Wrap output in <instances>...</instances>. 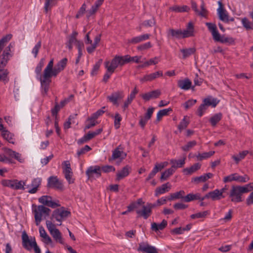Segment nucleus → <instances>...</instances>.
Segmentation results:
<instances>
[{"mask_svg": "<svg viewBox=\"0 0 253 253\" xmlns=\"http://www.w3.org/2000/svg\"><path fill=\"white\" fill-rule=\"evenodd\" d=\"M33 212L34 214V217L36 225H39L42 221V218H46L49 215L50 210L44 207L43 205L38 206L33 205Z\"/></svg>", "mask_w": 253, "mask_h": 253, "instance_id": "6", "label": "nucleus"}, {"mask_svg": "<svg viewBox=\"0 0 253 253\" xmlns=\"http://www.w3.org/2000/svg\"><path fill=\"white\" fill-rule=\"evenodd\" d=\"M39 202L46 206L55 208L59 207L60 205L58 203L52 200V198L49 196H42L39 199Z\"/></svg>", "mask_w": 253, "mask_h": 253, "instance_id": "14", "label": "nucleus"}, {"mask_svg": "<svg viewBox=\"0 0 253 253\" xmlns=\"http://www.w3.org/2000/svg\"><path fill=\"white\" fill-rule=\"evenodd\" d=\"M155 20L154 17L149 20H145L142 24V25L144 27H152L155 24Z\"/></svg>", "mask_w": 253, "mask_h": 253, "instance_id": "62", "label": "nucleus"}, {"mask_svg": "<svg viewBox=\"0 0 253 253\" xmlns=\"http://www.w3.org/2000/svg\"><path fill=\"white\" fill-rule=\"evenodd\" d=\"M194 26L191 22L188 23L187 28L184 30L180 29H174L170 28L167 31V36L168 39H184L193 36Z\"/></svg>", "mask_w": 253, "mask_h": 253, "instance_id": "3", "label": "nucleus"}, {"mask_svg": "<svg viewBox=\"0 0 253 253\" xmlns=\"http://www.w3.org/2000/svg\"><path fill=\"white\" fill-rule=\"evenodd\" d=\"M54 60L51 59L45 68L43 75L39 77L41 83L42 92L43 95H46L49 89V84L52 77H56L58 75L55 69L53 68Z\"/></svg>", "mask_w": 253, "mask_h": 253, "instance_id": "1", "label": "nucleus"}, {"mask_svg": "<svg viewBox=\"0 0 253 253\" xmlns=\"http://www.w3.org/2000/svg\"><path fill=\"white\" fill-rule=\"evenodd\" d=\"M152 46L151 42H149L139 45L137 46L138 50H144L151 48Z\"/></svg>", "mask_w": 253, "mask_h": 253, "instance_id": "64", "label": "nucleus"}, {"mask_svg": "<svg viewBox=\"0 0 253 253\" xmlns=\"http://www.w3.org/2000/svg\"><path fill=\"white\" fill-rule=\"evenodd\" d=\"M42 183V178L37 177L32 179L31 184L26 185V188H28V192L30 194H35L39 190Z\"/></svg>", "mask_w": 253, "mask_h": 253, "instance_id": "12", "label": "nucleus"}, {"mask_svg": "<svg viewBox=\"0 0 253 253\" xmlns=\"http://www.w3.org/2000/svg\"><path fill=\"white\" fill-rule=\"evenodd\" d=\"M41 45H42L41 42V41L38 42H37V43L33 47V48L32 50V53L34 55V56L35 58L37 56L39 49L41 47Z\"/></svg>", "mask_w": 253, "mask_h": 253, "instance_id": "59", "label": "nucleus"}, {"mask_svg": "<svg viewBox=\"0 0 253 253\" xmlns=\"http://www.w3.org/2000/svg\"><path fill=\"white\" fill-rule=\"evenodd\" d=\"M138 92V89L136 87H135L131 91L129 96L127 97V105L131 103L132 100L135 97L136 95Z\"/></svg>", "mask_w": 253, "mask_h": 253, "instance_id": "48", "label": "nucleus"}, {"mask_svg": "<svg viewBox=\"0 0 253 253\" xmlns=\"http://www.w3.org/2000/svg\"><path fill=\"white\" fill-rule=\"evenodd\" d=\"M201 165L198 163L194 164L190 168L183 169V172L186 175H190L201 168Z\"/></svg>", "mask_w": 253, "mask_h": 253, "instance_id": "30", "label": "nucleus"}, {"mask_svg": "<svg viewBox=\"0 0 253 253\" xmlns=\"http://www.w3.org/2000/svg\"><path fill=\"white\" fill-rule=\"evenodd\" d=\"M180 51L182 53V58L186 59L191 55L194 54L196 49L195 47H191L189 48L181 49Z\"/></svg>", "mask_w": 253, "mask_h": 253, "instance_id": "34", "label": "nucleus"}, {"mask_svg": "<svg viewBox=\"0 0 253 253\" xmlns=\"http://www.w3.org/2000/svg\"><path fill=\"white\" fill-rule=\"evenodd\" d=\"M13 179H3L1 181V185L4 187H7L11 189H13Z\"/></svg>", "mask_w": 253, "mask_h": 253, "instance_id": "57", "label": "nucleus"}, {"mask_svg": "<svg viewBox=\"0 0 253 253\" xmlns=\"http://www.w3.org/2000/svg\"><path fill=\"white\" fill-rule=\"evenodd\" d=\"M186 157H184L182 159L175 160L171 159L170 161L172 164L171 168L176 169L178 168H182L185 163Z\"/></svg>", "mask_w": 253, "mask_h": 253, "instance_id": "33", "label": "nucleus"}, {"mask_svg": "<svg viewBox=\"0 0 253 253\" xmlns=\"http://www.w3.org/2000/svg\"><path fill=\"white\" fill-rule=\"evenodd\" d=\"M217 11L219 19L225 22L229 16L227 11L225 9L221 8H218Z\"/></svg>", "mask_w": 253, "mask_h": 253, "instance_id": "40", "label": "nucleus"}, {"mask_svg": "<svg viewBox=\"0 0 253 253\" xmlns=\"http://www.w3.org/2000/svg\"><path fill=\"white\" fill-rule=\"evenodd\" d=\"M189 124V122L188 120L187 117L185 116L178 126V129L181 131L182 130L185 129Z\"/></svg>", "mask_w": 253, "mask_h": 253, "instance_id": "47", "label": "nucleus"}, {"mask_svg": "<svg viewBox=\"0 0 253 253\" xmlns=\"http://www.w3.org/2000/svg\"><path fill=\"white\" fill-rule=\"evenodd\" d=\"M253 190V182L250 183L244 186L233 185L227 193L231 202L240 203L243 201L242 195Z\"/></svg>", "mask_w": 253, "mask_h": 253, "instance_id": "2", "label": "nucleus"}, {"mask_svg": "<svg viewBox=\"0 0 253 253\" xmlns=\"http://www.w3.org/2000/svg\"><path fill=\"white\" fill-rule=\"evenodd\" d=\"M88 179H90L95 175L96 177L98 178L101 176V168L98 166L89 167L85 172Z\"/></svg>", "mask_w": 253, "mask_h": 253, "instance_id": "15", "label": "nucleus"}, {"mask_svg": "<svg viewBox=\"0 0 253 253\" xmlns=\"http://www.w3.org/2000/svg\"><path fill=\"white\" fill-rule=\"evenodd\" d=\"M44 59L43 58L41 59L35 69V73H36L37 75V78H38L39 79V77H40L41 76H42L41 72L42 70V68L44 66Z\"/></svg>", "mask_w": 253, "mask_h": 253, "instance_id": "46", "label": "nucleus"}, {"mask_svg": "<svg viewBox=\"0 0 253 253\" xmlns=\"http://www.w3.org/2000/svg\"><path fill=\"white\" fill-rule=\"evenodd\" d=\"M8 53L5 51L2 54L1 58H0V80L3 81L5 84L9 81L7 77L8 72L7 70H4L3 68L6 65L8 61Z\"/></svg>", "mask_w": 253, "mask_h": 253, "instance_id": "7", "label": "nucleus"}, {"mask_svg": "<svg viewBox=\"0 0 253 253\" xmlns=\"http://www.w3.org/2000/svg\"><path fill=\"white\" fill-rule=\"evenodd\" d=\"M67 59L66 58H63L60 60L57 64L55 66V72L58 74L60 72L63 71L67 65Z\"/></svg>", "mask_w": 253, "mask_h": 253, "instance_id": "31", "label": "nucleus"}, {"mask_svg": "<svg viewBox=\"0 0 253 253\" xmlns=\"http://www.w3.org/2000/svg\"><path fill=\"white\" fill-rule=\"evenodd\" d=\"M200 194L197 193L196 194L189 193L185 196L184 198V202H190L194 200H200Z\"/></svg>", "mask_w": 253, "mask_h": 253, "instance_id": "39", "label": "nucleus"}, {"mask_svg": "<svg viewBox=\"0 0 253 253\" xmlns=\"http://www.w3.org/2000/svg\"><path fill=\"white\" fill-rule=\"evenodd\" d=\"M169 10L175 12H188L190 8L187 5L179 6L175 5L169 7Z\"/></svg>", "mask_w": 253, "mask_h": 253, "instance_id": "32", "label": "nucleus"}, {"mask_svg": "<svg viewBox=\"0 0 253 253\" xmlns=\"http://www.w3.org/2000/svg\"><path fill=\"white\" fill-rule=\"evenodd\" d=\"M163 76V72L159 71L155 73L145 76L142 79V81H151L159 77Z\"/></svg>", "mask_w": 253, "mask_h": 253, "instance_id": "29", "label": "nucleus"}, {"mask_svg": "<svg viewBox=\"0 0 253 253\" xmlns=\"http://www.w3.org/2000/svg\"><path fill=\"white\" fill-rule=\"evenodd\" d=\"M196 102L197 100L196 99H189L183 104V106L185 108V110H187L191 107L194 105L196 103Z\"/></svg>", "mask_w": 253, "mask_h": 253, "instance_id": "61", "label": "nucleus"}, {"mask_svg": "<svg viewBox=\"0 0 253 253\" xmlns=\"http://www.w3.org/2000/svg\"><path fill=\"white\" fill-rule=\"evenodd\" d=\"M124 97V94L122 91L113 93L108 96V98L113 104L118 105L119 102Z\"/></svg>", "mask_w": 253, "mask_h": 253, "instance_id": "19", "label": "nucleus"}, {"mask_svg": "<svg viewBox=\"0 0 253 253\" xmlns=\"http://www.w3.org/2000/svg\"><path fill=\"white\" fill-rule=\"evenodd\" d=\"M46 227L54 239L61 244H64V241L62 235L59 230L55 228V226L51 221L47 220L46 221Z\"/></svg>", "mask_w": 253, "mask_h": 253, "instance_id": "8", "label": "nucleus"}, {"mask_svg": "<svg viewBox=\"0 0 253 253\" xmlns=\"http://www.w3.org/2000/svg\"><path fill=\"white\" fill-rule=\"evenodd\" d=\"M168 222L165 219H163L161 223H157L153 222L151 224V229L153 231L157 232L159 230H163L167 226Z\"/></svg>", "mask_w": 253, "mask_h": 253, "instance_id": "26", "label": "nucleus"}, {"mask_svg": "<svg viewBox=\"0 0 253 253\" xmlns=\"http://www.w3.org/2000/svg\"><path fill=\"white\" fill-rule=\"evenodd\" d=\"M196 144L197 142L195 140L191 141L188 142L185 145L182 146L181 149L184 151H188Z\"/></svg>", "mask_w": 253, "mask_h": 253, "instance_id": "52", "label": "nucleus"}, {"mask_svg": "<svg viewBox=\"0 0 253 253\" xmlns=\"http://www.w3.org/2000/svg\"><path fill=\"white\" fill-rule=\"evenodd\" d=\"M171 111H172V109L170 108L160 110L157 114V121H160L163 117L168 115L169 113Z\"/></svg>", "mask_w": 253, "mask_h": 253, "instance_id": "45", "label": "nucleus"}, {"mask_svg": "<svg viewBox=\"0 0 253 253\" xmlns=\"http://www.w3.org/2000/svg\"><path fill=\"white\" fill-rule=\"evenodd\" d=\"M123 153V149L121 145H119L112 152V155L111 158L109 159L110 162L112 160L117 159H121Z\"/></svg>", "mask_w": 253, "mask_h": 253, "instance_id": "25", "label": "nucleus"}, {"mask_svg": "<svg viewBox=\"0 0 253 253\" xmlns=\"http://www.w3.org/2000/svg\"><path fill=\"white\" fill-rule=\"evenodd\" d=\"M126 62V56H116L111 62L106 61L105 66L107 72L104 76L103 81L106 82L114 73L115 69L119 66H122Z\"/></svg>", "mask_w": 253, "mask_h": 253, "instance_id": "4", "label": "nucleus"}, {"mask_svg": "<svg viewBox=\"0 0 253 253\" xmlns=\"http://www.w3.org/2000/svg\"><path fill=\"white\" fill-rule=\"evenodd\" d=\"M77 115L70 116L68 120L64 124V129H68L71 127V125L76 123L75 120Z\"/></svg>", "mask_w": 253, "mask_h": 253, "instance_id": "43", "label": "nucleus"}, {"mask_svg": "<svg viewBox=\"0 0 253 253\" xmlns=\"http://www.w3.org/2000/svg\"><path fill=\"white\" fill-rule=\"evenodd\" d=\"M209 195L211 196V199L213 201L220 200L221 198H224L225 197V195H222V192H220L218 189H215L210 192Z\"/></svg>", "mask_w": 253, "mask_h": 253, "instance_id": "36", "label": "nucleus"}, {"mask_svg": "<svg viewBox=\"0 0 253 253\" xmlns=\"http://www.w3.org/2000/svg\"><path fill=\"white\" fill-rule=\"evenodd\" d=\"M185 192L183 190H180L178 192L171 193L169 196L168 197L169 201H172L176 199H181L184 201Z\"/></svg>", "mask_w": 253, "mask_h": 253, "instance_id": "28", "label": "nucleus"}, {"mask_svg": "<svg viewBox=\"0 0 253 253\" xmlns=\"http://www.w3.org/2000/svg\"><path fill=\"white\" fill-rule=\"evenodd\" d=\"M114 120V126L116 129L120 127L122 117L119 113H116Z\"/></svg>", "mask_w": 253, "mask_h": 253, "instance_id": "60", "label": "nucleus"}, {"mask_svg": "<svg viewBox=\"0 0 253 253\" xmlns=\"http://www.w3.org/2000/svg\"><path fill=\"white\" fill-rule=\"evenodd\" d=\"M170 188L171 186L169 182L164 184L161 186L158 187L156 188L155 195L157 197L160 194H164L166 192L169 191Z\"/></svg>", "mask_w": 253, "mask_h": 253, "instance_id": "22", "label": "nucleus"}, {"mask_svg": "<svg viewBox=\"0 0 253 253\" xmlns=\"http://www.w3.org/2000/svg\"><path fill=\"white\" fill-rule=\"evenodd\" d=\"M1 135L4 139L6 140L8 142L14 144V139L13 135L6 129H4L1 131Z\"/></svg>", "mask_w": 253, "mask_h": 253, "instance_id": "37", "label": "nucleus"}, {"mask_svg": "<svg viewBox=\"0 0 253 253\" xmlns=\"http://www.w3.org/2000/svg\"><path fill=\"white\" fill-rule=\"evenodd\" d=\"M77 35V32L75 31L73 32L69 38L68 42H70V43L76 44L78 41L76 39Z\"/></svg>", "mask_w": 253, "mask_h": 253, "instance_id": "63", "label": "nucleus"}, {"mask_svg": "<svg viewBox=\"0 0 253 253\" xmlns=\"http://www.w3.org/2000/svg\"><path fill=\"white\" fill-rule=\"evenodd\" d=\"M45 1L44 7L45 10L47 12L56 4V0H45Z\"/></svg>", "mask_w": 253, "mask_h": 253, "instance_id": "50", "label": "nucleus"}, {"mask_svg": "<svg viewBox=\"0 0 253 253\" xmlns=\"http://www.w3.org/2000/svg\"><path fill=\"white\" fill-rule=\"evenodd\" d=\"M208 108V107H207L202 102V103L199 107L197 111V114L198 116L201 117L205 113Z\"/></svg>", "mask_w": 253, "mask_h": 253, "instance_id": "51", "label": "nucleus"}, {"mask_svg": "<svg viewBox=\"0 0 253 253\" xmlns=\"http://www.w3.org/2000/svg\"><path fill=\"white\" fill-rule=\"evenodd\" d=\"M103 131V129L100 128L96 129L94 131H89L87 134V137L89 139V140L92 139L96 135L99 134Z\"/></svg>", "mask_w": 253, "mask_h": 253, "instance_id": "55", "label": "nucleus"}, {"mask_svg": "<svg viewBox=\"0 0 253 253\" xmlns=\"http://www.w3.org/2000/svg\"><path fill=\"white\" fill-rule=\"evenodd\" d=\"M91 148L87 145H85L84 147L78 149L77 152V155L79 157L81 155H83L91 150Z\"/></svg>", "mask_w": 253, "mask_h": 253, "instance_id": "54", "label": "nucleus"}, {"mask_svg": "<svg viewBox=\"0 0 253 253\" xmlns=\"http://www.w3.org/2000/svg\"><path fill=\"white\" fill-rule=\"evenodd\" d=\"M201 10L200 11H199V12H198L197 13L202 17H206L208 13V11L205 8V3L203 0H202V3L201 5Z\"/></svg>", "mask_w": 253, "mask_h": 253, "instance_id": "58", "label": "nucleus"}, {"mask_svg": "<svg viewBox=\"0 0 253 253\" xmlns=\"http://www.w3.org/2000/svg\"><path fill=\"white\" fill-rule=\"evenodd\" d=\"M5 152L6 155L11 158H14L20 163H22L24 162V159L22 158L21 154L16 152V151H14L9 148H5Z\"/></svg>", "mask_w": 253, "mask_h": 253, "instance_id": "21", "label": "nucleus"}, {"mask_svg": "<svg viewBox=\"0 0 253 253\" xmlns=\"http://www.w3.org/2000/svg\"><path fill=\"white\" fill-rule=\"evenodd\" d=\"M177 86L182 89L187 90L190 88L194 89V86H192V82L188 78L179 80L177 82Z\"/></svg>", "mask_w": 253, "mask_h": 253, "instance_id": "20", "label": "nucleus"}, {"mask_svg": "<svg viewBox=\"0 0 253 253\" xmlns=\"http://www.w3.org/2000/svg\"><path fill=\"white\" fill-rule=\"evenodd\" d=\"M222 118V113H216L210 118L209 121L212 126H215L216 124L221 120Z\"/></svg>", "mask_w": 253, "mask_h": 253, "instance_id": "38", "label": "nucleus"}, {"mask_svg": "<svg viewBox=\"0 0 253 253\" xmlns=\"http://www.w3.org/2000/svg\"><path fill=\"white\" fill-rule=\"evenodd\" d=\"M63 172L65 177L69 184H72L74 182L75 179L73 178V173L72 172L70 163L69 161H66L63 163Z\"/></svg>", "mask_w": 253, "mask_h": 253, "instance_id": "11", "label": "nucleus"}, {"mask_svg": "<svg viewBox=\"0 0 253 253\" xmlns=\"http://www.w3.org/2000/svg\"><path fill=\"white\" fill-rule=\"evenodd\" d=\"M104 0H97L94 4L92 5L89 10V13L90 15H92L95 13L97 10V9L100 7L103 3Z\"/></svg>", "mask_w": 253, "mask_h": 253, "instance_id": "44", "label": "nucleus"}, {"mask_svg": "<svg viewBox=\"0 0 253 253\" xmlns=\"http://www.w3.org/2000/svg\"><path fill=\"white\" fill-rule=\"evenodd\" d=\"M159 61V59L158 57H155V58L150 59L149 61L145 62L141 66V67H145L146 66H148L152 64H156Z\"/></svg>", "mask_w": 253, "mask_h": 253, "instance_id": "53", "label": "nucleus"}, {"mask_svg": "<svg viewBox=\"0 0 253 253\" xmlns=\"http://www.w3.org/2000/svg\"><path fill=\"white\" fill-rule=\"evenodd\" d=\"M70 212L65 210L64 208L58 209L53 211L51 218L55 219L57 221L59 222V225H61V222L69 216Z\"/></svg>", "mask_w": 253, "mask_h": 253, "instance_id": "10", "label": "nucleus"}, {"mask_svg": "<svg viewBox=\"0 0 253 253\" xmlns=\"http://www.w3.org/2000/svg\"><path fill=\"white\" fill-rule=\"evenodd\" d=\"M137 250L143 253H159L158 250L155 247L149 244H139Z\"/></svg>", "mask_w": 253, "mask_h": 253, "instance_id": "18", "label": "nucleus"}, {"mask_svg": "<svg viewBox=\"0 0 253 253\" xmlns=\"http://www.w3.org/2000/svg\"><path fill=\"white\" fill-rule=\"evenodd\" d=\"M203 103L208 107L211 106L212 107H215L219 103V100L216 98H206L203 101Z\"/></svg>", "mask_w": 253, "mask_h": 253, "instance_id": "35", "label": "nucleus"}, {"mask_svg": "<svg viewBox=\"0 0 253 253\" xmlns=\"http://www.w3.org/2000/svg\"><path fill=\"white\" fill-rule=\"evenodd\" d=\"M22 244L23 248L28 251L31 252L34 249L35 253H41L35 238L32 236L29 237L25 231H23L22 234Z\"/></svg>", "mask_w": 253, "mask_h": 253, "instance_id": "5", "label": "nucleus"}, {"mask_svg": "<svg viewBox=\"0 0 253 253\" xmlns=\"http://www.w3.org/2000/svg\"><path fill=\"white\" fill-rule=\"evenodd\" d=\"M47 187L53 188L58 190L63 189V185L62 181L59 180L57 176H50L47 180Z\"/></svg>", "mask_w": 253, "mask_h": 253, "instance_id": "13", "label": "nucleus"}, {"mask_svg": "<svg viewBox=\"0 0 253 253\" xmlns=\"http://www.w3.org/2000/svg\"><path fill=\"white\" fill-rule=\"evenodd\" d=\"M13 190H24L26 189L25 187L26 186V181L24 180H18L16 179H13Z\"/></svg>", "mask_w": 253, "mask_h": 253, "instance_id": "24", "label": "nucleus"}, {"mask_svg": "<svg viewBox=\"0 0 253 253\" xmlns=\"http://www.w3.org/2000/svg\"><path fill=\"white\" fill-rule=\"evenodd\" d=\"M209 31L211 33L213 40L219 35V33L217 29L216 25L212 23H206Z\"/></svg>", "mask_w": 253, "mask_h": 253, "instance_id": "23", "label": "nucleus"}, {"mask_svg": "<svg viewBox=\"0 0 253 253\" xmlns=\"http://www.w3.org/2000/svg\"><path fill=\"white\" fill-rule=\"evenodd\" d=\"M136 212L138 217H142L144 219H147L152 214V211H151L148 206L143 205L142 210H136Z\"/></svg>", "mask_w": 253, "mask_h": 253, "instance_id": "17", "label": "nucleus"}, {"mask_svg": "<svg viewBox=\"0 0 253 253\" xmlns=\"http://www.w3.org/2000/svg\"><path fill=\"white\" fill-rule=\"evenodd\" d=\"M214 153V151H210L208 152H204L202 154L199 153L196 156V157H197L198 160L202 161L204 159H207L210 158Z\"/></svg>", "mask_w": 253, "mask_h": 253, "instance_id": "41", "label": "nucleus"}, {"mask_svg": "<svg viewBox=\"0 0 253 253\" xmlns=\"http://www.w3.org/2000/svg\"><path fill=\"white\" fill-rule=\"evenodd\" d=\"M215 42H220L222 43H228L233 44L234 43L235 40L232 37H225L224 35L221 36L220 34L214 40Z\"/></svg>", "mask_w": 253, "mask_h": 253, "instance_id": "27", "label": "nucleus"}, {"mask_svg": "<svg viewBox=\"0 0 253 253\" xmlns=\"http://www.w3.org/2000/svg\"><path fill=\"white\" fill-rule=\"evenodd\" d=\"M250 180V177L247 174L240 175L238 173H234L224 177V183L230 182L235 181L239 183H246Z\"/></svg>", "mask_w": 253, "mask_h": 253, "instance_id": "9", "label": "nucleus"}, {"mask_svg": "<svg viewBox=\"0 0 253 253\" xmlns=\"http://www.w3.org/2000/svg\"><path fill=\"white\" fill-rule=\"evenodd\" d=\"M12 37V35L8 34L3 37L0 41V53L1 52L3 47H4V44L8 42Z\"/></svg>", "mask_w": 253, "mask_h": 253, "instance_id": "49", "label": "nucleus"}, {"mask_svg": "<svg viewBox=\"0 0 253 253\" xmlns=\"http://www.w3.org/2000/svg\"><path fill=\"white\" fill-rule=\"evenodd\" d=\"M174 170L172 168L166 170L161 174L160 177L161 181H162L167 180L169 176L171 175L174 173Z\"/></svg>", "mask_w": 253, "mask_h": 253, "instance_id": "42", "label": "nucleus"}, {"mask_svg": "<svg viewBox=\"0 0 253 253\" xmlns=\"http://www.w3.org/2000/svg\"><path fill=\"white\" fill-rule=\"evenodd\" d=\"M161 95V91L159 89L154 90L150 92L143 93L140 95L143 100L148 101L150 99L157 98Z\"/></svg>", "mask_w": 253, "mask_h": 253, "instance_id": "16", "label": "nucleus"}, {"mask_svg": "<svg viewBox=\"0 0 253 253\" xmlns=\"http://www.w3.org/2000/svg\"><path fill=\"white\" fill-rule=\"evenodd\" d=\"M87 122L88 123L85 126V129L90 128L93 127L94 126H95L96 125V124H97V122L96 121V120H95L94 118H93L91 117H90V118H89L87 119Z\"/></svg>", "mask_w": 253, "mask_h": 253, "instance_id": "56", "label": "nucleus"}]
</instances>
